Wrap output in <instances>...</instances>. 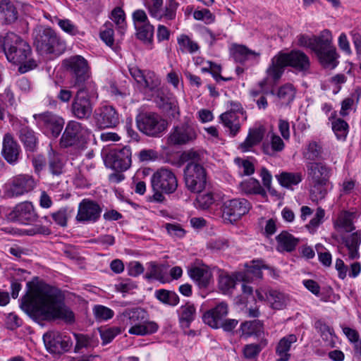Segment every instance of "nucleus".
Listing matches in <instances>:
<instances>
[{"label":"nucleus","mask_w":361,"mask_h":361,"mask_svg":"<svg viewBox=\"0 0 361 361\" xmlns=\"http://www.w3.org/2000/svg\"><path fill=\"white\" fill-rule=\"evenodd\" d=\"M23 298L21 309L35 319L49 320L60 319L72 323L74 313L64 303L61 292L44 283L31 285Z\"/></svg>","instance_id":"nucleus-1"},{"label":"nucleus","mask_w":361,"mask_h":361,"mask_svg":"<svg viewBox=\"0 0 361 361\" xmlns=\"http://www.w3.org/2000/svg\"><path fill=\"white\" fill-rule=\"evenodd\" d=\"M360 243L361 235L358 232L353 233L345 239L344 243L348 250V256L350 259L353 260L360 257Z\"/></svg>","instance_id":"nucleus-34"},{"label":"nucleus","mask_w":361,"mask_h":361,"mask_svg":"<svg viewBox=\"0 0 361 361\" xmlns=\"http://www.w3.org/2000/svg\"><path fill=\"white\" fill-rule=\"evenodd\" d=\"M286 66H290L299 73H307L310 68V60L306 54L300 50H293L288 53L279 52L271 59L266 71L267 76L278 81Z\"/></svg>","instance_id":"nucleus-3"},{"label":"nucleus","mask_w":361,"mask_h":361,"mask_svg":"<svg viewBox=\"0 0 361 361\" xmlns=\"http://www.w3.org/2000/svg\"><path fill=\"white\" fill-rule=\"evenodd\" d=\"M158 324L154 322H149L148 319L142 324L131 326L128 333L137 336H145L155 333L158 330Z\"/></svg>","instance_id":"nucleus-39"},{"label":"nucleus","mask_w":361,"mask_h":361,"mask_svg":"<svg viewBox=\"0 0 361 361\" xmlns=\"http://www.w3.org/2000/svg\"><path fill=\"white\" fill-rule=\"evenodd\" d=\"M239 188L242 192L247 195H260L262 197L267 196L265 190L261 186L259 182L255 178H248L239 185Z\"/></svg>","instance_id":"nucleus-35"},{"label":"nucleus","mask_w":361,"mask_h":361,"mask_svg":"<svg viewBox=\"0 0 361 361\" xmlns=\"http://www.w3.org/2000/svg\"><path fill=\"white\" fill-rule=\"evenodd\" d=\"M307 170L312 200L317 202L323 200L327 194L326 186L331 176V168L322 162H310Z\"/></svg>","instance_id":"nucleus-4"},{"label":"nucleus","mask_w":361,"mask_h":361,"mask_svg":"<svg viewBox=\"0 0 361 361\" xmlns=\"http://www.w3.org/2000/svg\"><path fill=\"white\" fill-rule=\"evenodd\" d=\"M165 228L168 233L172 237L181 238L185 234V230L178 224L167 223L165 224Z\"/></svg>","instance_id":"nucleus-62"},{"label":"nucleus","mask_w":361,"mask_h":361,"mask_svg":"<svg viewBox=\"0 0 361 361\" xmlns=\"http://www.w3.org/2000/svg\"><path fill=\"white\" fill-rule=\"evenodd\" d=\"M9 218L22 224H30L36 221L37 215L30 202L18 204L9 214Z\"/></svg>","instance_id":"nucleus-20"},{"label":"nucleus","mask_w":361,"mask_h":361,"mask_svg":"<svg viewBox=\"0 0 361 361\" xmlns=\"http://www.w3.org/2000/svg\"><path fill=\"white\" fill-rule=\"evenodd\" d=\"M92 312L97 322L110 319L114 315V312L111 309L102 305H94L92 308Z\"/></svg>","instance_id":"nucleus-50"},{"label":"nucleus","mask_w":361,"mask_h":361,"mask_svg":"<svg viewBox=\"0 0 361 361\" xmlns=\"http://www.w3.org/2000/svg\"><path fill=\"white\" fill-rule=\"evenodd\" d=\"M315 327L320 334L323 341L329 345H333L335 343V334L334 329L322 321L315 323Z\"/></svg>","instance_id":"nucleus-43"},{"label":"nucleus","mask_w":361,"mask_h":361,"mask_svg":"<svg viewBox=\"0 0 361 361\" xmlns=\"http://www.w3.org/2000/svg\"><path fill=\"white\" fill-rule=\"evenodd\" d=\"M263 268H266V266L263 264L262 261H252V264L247 267L246 271L242 273L244 275L245 281L247 278H251L252 279L254 278L261 279L262 276V269Z\"/></svg>","instance_id":"nucleus-49"},{"label":"nucleus","mask_w":361,"mask_h":361,"mask_svg":"<svg viewBox=\"0 0 361 361\" xmlns=\"http://www.w3.org/2000/svg\"><path fill=\"white\" fill-rule=\"evenodd\" d=\"M335 228L338 231L351 232L355 229L353 222V214L348 212H341L334 223Z\"/></svg>","instance_id":"nucleus-40"},{"label":"nucleus","mask_w":361,"mask_h":361,"mask_svg":"<svg viewBox=\"0 0 361 361\" xmlns=\"http://www.w3.org/2000/svg\"><path fill=\"white\" fill-rule=\"evenodd\" d=\"M186 188L192 192H202L207 185L206 169L200 164L191 161L184 169Z\"/></svg>","instance_id":"nucleus-8"},{"label":"nucleus","mask_w":361,"mask_h":361,"mask_svg":"<svg viewBox=\"0 0 361 361\" xmlns=\"http://www.w3.org/2000/svg\"><path fill=\"white\" fill-rule=\"evenodd\" d=\"M43 341L47 350L54 354H61L70 350L72 342L69 337L61 335L57 331L46 333Z\"/></svg>","instance_id":"nucleus-17"},{"label":"nucleus","mask_w":361,"mask_h":361,"mask_svg":"<svg viewBox=\"0 0 361 361\" xmlns=\"http://www.w3.org/2000/svg\"><path fill=\"white\" fill-rule=\"evenodd\" d=\"M136 123L140 131L153 137H160L168 126L167 121L154 112H144L138 114Z\"/></svg>","instance_id":"nucleus-7"},{"label":"nucleus","mask_w":361,"mask_h":361,"mask_svg":"<svg viewBox=\"0 0 361 361\" xmlns=\"http://www.w3.org/2000/svg\"><path fill=\"white\" fill-rule=\"evenodd\" d=\"M267 345V340H262L259 343L247 344L243 347V354L245 359L254 360L257 358L262 350Z\"/></svg>","instance_id":"nucleus-41"},{"label":"nucleus","mask_w":361,"mask_h":361,"mask_svg":"<svg viewBox=\"0 0 361 361\" xmlns=\"http://www.w3.org/2000/svg\"><path fill=\"white\" fill-rule=\"evenodd\" d=\"M161 84V80L157 75L152 71H147L145 74L143 80L140 82V85L150 91H155Z\"/></svg>","instance_id":"nucleus-47"},{"label":"nucleus","mask_w":361,"mask_h":361,"mask_svg":"<svg viewBox=\"0 0 361 361\" xmlns=\"http://www.w3.org/2000/svg\"><path fill=\"white\" fill-rule=\"evenodd\" d=\"M214 202L213 193L208 192L204 194L199 193L196 198V207L201 209L209 208Z\"/></svg>","instance_id":"nucleus-55"},{"label":"nucleus","mask_w":361,"mask_h":361,"mask_svg":"<svg viewBox=\"0 0 361 361\" xmlns=\"http://www.w3.org/2000/svg\"><path fill=\"white\" fill-rule=\"evenodd\" d=\"M263 138V133L260 129L250 130L244 142L240 144L238 149L243 152H248L251 148L259 144Z\"/></svg>","instance_id":"nucleus-37"},{"label":"nucleus","mask_w":361,"mask_h":361,"mask_svg":"<svg viewBox=\"0 0 361 361\" xmlns=\"http://www.w3.org/2000/svg\"><path fill=\"white\" fill-rule=\"evenodd\" d=\"M177 42L182 53L194 54L200 49L198 44L186 35H180L178 37Z\"/></svg>","instance_id":"nucleus-42"},{"label":"nucleus","mask_w":361,"mask_h":361,"mask_svg":"<svg viewBox=\"0 0 361 361\" xmlns=\"http://www.w3.org/2000/svg\"><path fill=\"white\" fill-rule=\"evenodd\" d=\"M19 138L27 150L33 152L36 149L38 139L34 130L30 128L25 126H21L19 130Z\"/></svg>","instance_id":"nucleus-33"},{"label":"nucleus","mask_w":361,"mask_h":361,"mask_svg":"<svg viewBox=\"0 0 361 361\" xmlns=\"http://www.w3.org/2000/svg\"><path fill=\"white\" fill-rule=\"evenodd\" d=\"M178 4L175 1H153L148 5L150 15L157 19H173Z\"/></svg>","instance_id":"nucleus-21"},{"label":"nucleus","mask_w":361,"mask_h":361,"mask_svg":"<svg viewBox=\"0 0 361 361\" xmlns=\"http://www.w3.org/2000/svg\"><path fill=\"white\" fill-rule=\"evenodd\" d=\"M295 94V91L291 84H286L281 86L277 92L278 97L285 104L291 102Z\"/></svg>","instance_id":"nucleus-51"},{"label":"nucleus","mask_w":361,"mask_h":361,"mask_svg":"<svg viewBox=\"0 0 361 361\" xmlns=\"http://www.w3.org/2000/svg\"><path fill=\"white\" fill-rule=\"evenodd\" d=\"M20 148L10 134H6L3 140L2 153L4 159L10 164H15L19 157Z\"/></svg>","instance_id":"nucleus-26"},{"label":"nucleus","mask_w":361,"mask_h":361,"mask_svg":"<svg viewBox=\"0 0 361 361\" xmlns=\"http://www.w3.org/2000/svg\"><path fill=\"white\" fill-rule=\"evenodd\" d=\"M324 210L321 207H318L317 209V212L314 214V216L311 219V221L306 226V227L310 231H314L315 229L322 224V220L324 217Z\"/></svg>","instance_id":"nucleus-59"},{"label":"nucleus","mask_w":361,"mask_h":361,"mask_svg":"<svg viewBox=\"0 0 361 361\" xmlns=\"http://www.w3.org/2000/svg\"><path fill=\"white\" fill-rule=\"evenodd\" d=\"M332 130L338 140H345L348 133V124L341 118L332 122Z\"/></svg>","instance_id":"nucleus-53"},{"label":"nucleus","mask_w":361,"mask_h":361,"mask_svg":"<svg viewBox=\"0 0 361 361\" xmlns=\"http://www.w3.org/2000/svg\"><path fill=\"white\" fill-rule=\"evenodd\" d=\"M131 150L129 147H123L112 150L106 157L109 166L117 171H125L131 166Z\"/></svg>","instance_id":"nucleus-18"},{"label":"nucleus","mask_w":361,"mask_h":361,"mask_svg":"<svg viewBox=\"0 0 361 361\" xmlns=\"http://www.w3.org/2000/svg\"><path fill=\"white\" fill-rule=\"evenodd\" d=\"M313 51L322 66L325 68H334L338 64V55L333 44V37L330 30L326 29L317 36H313Z\"/></svg>","instance_id":"nucleus-5"},{"label":"nucleus","mask_w":361,"mask_h":361,"mask_svg":"<svg viewBox=\"0 0 361 361\" xmlns=\"http://www.w3.org/2000/svg\"><path fill=\"white\" fill-rule=\"evenodd\" d=\"M298 340L296 335L288 334L281 338L276 347V354L279 357L276 361H288L291 345Z\"/></svg>","instance_id":"nucleus-28"},{"label":"nucleus","mask_w":361,"mask_h":361,"mask_svg":"<svg viewBox=\"0 0 361 361\" xmlns=\"http://www.w3.org/2000/svg\"><path fill=\"white\" fill-rule=\"evenodd\" d=\"M90 132L80 123L71 121L68 123L61 139L65 147L73 146L89 136Z\"/></svg>","instance_id":"nucleus-16"},{"label":"nucleus","mask_w":361,"mask_h":361,"mask_svg":"<svg viewBox=\"0 0 361 361\" xmlns=\"http://www.w3.org/2000/svg\"><path fill=\"white\" fill-rule=\"evenodd\" d=\"M237 281H245L242 273L234 275L221 274L219 277V288L224 294L231 293L235 288Z\"/></svg>","instance_id":"nucleus-30"},{"label":"nucleus","mask_w":361,"mask_h":361,"mask_svg":"<svg viewBox=\"0 0 361 361\" xmlns=\"http://www.w3.org/2000/svg\"><path fill=\"white\" fill-rule=\"evenodd\" d=\"M307 150L306 157L310 160L317 159L322 154V147L314 141L309 143Z\"/></svg>","instance_id":"nucleus-64"},{"label":"nucleus","mask_w":361,"mask_h":361,"mask_svg":"<svg viewBox=\"0 0 361 361\" xmlns=\"http://www.w3.org/2000/svg\"><path fill=\"white\" fill-rule=\"evenodd\" d=\"M155 296L162 303L171 306H176L179 302V297L175 292L165 289L157 290Z\"/></svg>","instance_id":"nucleus-45"},{"label":"nucleus","mask_w":361,"mask_h":361,"mask_svg":"<svg viewBox=\"0 0 361 361\" xmlns=\"http://www.w3.org/2000/svg\"><path fill=\"white\" fill-rule=\"evenodd\" d=\"M148 319L146 311L142 308H133L126 310L121 315V319L126 326L130 327L142 324Z\"/></svg>","instance_id":"nucleus-25"},{"label":"nucleus","mask_w":361,"mask_h":361,"mask_svg":"<svg viewBox=\"0 0 361 361\" xmlns=\"http://www.w3.org/2000/svg\"><path fill=\"white\" fill-rule=\"evenodd\" d=\"M239 331L240 337L260 336L264 333L263 324L259 320L245 322L241 324Z\"/></svg>","instance_id":"nucleus-32"},{"label":"nucleus","mask_w":361,"mask_h":361,"mask_svg":"<svg viewBox=\"0 0 361 361\" xmlns=\"http://www.w3.org/2000/svg\"><path fill=\"white\" fill-rule=\"evenodd\" d=\"M188 274L200 288H207L212 280V274L206 266L191 267L188 269Z\"/></svg>","instance_id":"nucleus-24"},{"label":"nucleus","mask_w":361,"mask_h":361,"mask_svg":"<svg viewBox=\"0 0 361 361\" xmlns=\"http://www.w3.org/2000/svg\"><path fill=\"white\" fill-rule=\"evenodd\" d=\"M58 25L63 31L71 35L79 34L78 27L68 19H58Z\"/></svg>","instance_id":"nucleus-60"},{"label":"nucleus","mask_w":361,"mask_h":361,"mask_svg":"<svg viewBox=\"0 0 361 361\" xmlns=\"http://www.w3.org/2000/svg\"><path fill=\"white\" fill-rule=\"evenodd\" d=\"M180 321L185 323L187 326L195 319L196 310L193 305L186 303L180 307Z\"/></svg>","instance_id":"nucleus-52"},{"label":"nucleus","mask_w":361,"mask_h":361,"mask_svg":"<svg viewBox=\"0 0 361 361\" xmlns=\"http://www.w3.org/2000/svg\"><path fill=\"white\" fill-rule=\"evenodd\" d=\"M63 164L54 152L49 154V169L53 175L59 176L63 172Z\"/></svg>","instance_id":"nucleus-57"},{"label":"nucleus","mask_w":361,"mask_h":361,"mask_svg":"<svg viewBox=\"0 0 361 361\" xmlns=\"http://www.w3.org/2000/svg\"><path fill=\"white\" fill-rule=\"evenodd\" d=\"M220 119L224 126L226 128L229 134L234 137L240 131L241 123L237 113L233 111H228L220 116Z\"/></svg>","instance_id":"nucleus-29"},{"label":"nucleus","mask_w":361,"mask_h":361,"mask_svg":"<svg viewBox=\"0 0 361 361\" xmlns=\"http://www.w3.org/2000/svg\"><path fill=\"white\" fill-rule=\"evenodd\" d=\"M89 88H76L77 91L71 105V114L80 120L87 119L92 114L93 104L91 101Z\"/></svg>","instance_id":"nucleus-9"},{"label":"nucleus","mask_w":361,"mask_h":361,"mask_svg":"<svg viewBox=\"0 0 361 361\" xmlns=\"http://www.w3.org/2000/svg\"><path fill=\"white\" fill-rule=\"evenodd\" d=\"M230 53L234 61L237 63H244L245 61L255 59L260 56V53L248 49L241 44H233L230 49Z\"/></svg>","instance_id":"nucleus-27"},{"label":"nucleus","mask_w":361,"mask_h":361,"mask_svg":"<svg viewBox=\"0 0 361 361\" xmlns=\"http://www.w3.org/2000/svg\"><path fill=\"white\" fill-rule=\"evenodd\" d=\"M18 10L13 1H0V18L7 23L18 18Z\"/></svg>","instance_id":"nucleus-36"},{"label":"nucleus","mask_w":361,"mask_h":361,"mask_svg":"<svg viewBox=\"0 0 361 361\" xmlns=\"http://www.w3.org/2000/svg\"><path fill=\"white\" fill-rule=\"evenodd\" d=\"M145 278L148 280L152 279L160 280L163 278L161 267L157 264L154 262L148 263L147 271Z\"/></svg>","instance_id":"nucleus-58"},{"label":"nucleus","mask_w":361,"mask_h":361,"mask_svg":"<svg viewBox=\"0 0 361 361\" xmlns=\"http://www.w3.org/2000/svg\"><path fill=\"white\" fill-rule=\"evenodd\" d=\"M33 118L36 121V125L43 130L44 133L54 137H57L60 135L64 124L62 118L49 111L34 114Z\"/></svg>","instance_id":"nucleus-15"},{"label":"nucleus","mask_w":361,"mask_h":361,"mask_svg":"<svg viewBox=\"0 0 361 361\" xmlns=\"http://www.w3.org/2000/svg\"><path fill=\"white\" fill-rule=\"evenodd\" d=\"M235 163L243 169V175L250 176L255 172L254 164L248 160L236 158Z\"/></svg>","instance_id":"nucleus-63"},{"label":"nucleus","mask_w":361,"mask_h":361,"mask_svg":"<svg viewBox=\"0 0 361 361\" xmlns=\"http://www.w3.org/2000/svg\"><path fill=\"white\" fill-rule=\"evenodd\" d=\"M266 299L275 310H282L288 304V298L282 293L271 290L266 293Z\"/></svg>","instance_id":"nucleus-38"},{"label":"nucleus","mask_w":361,"mask_h":361,"mask_svg":"<svg viewBox=\"0 0 361 361\" xmlns=\"http://www.w3.org/2000/svg\"><path fill=\"white\" fill-rule=\"evenodd\" d=\"M228 314V305L221 302L214 308L207 311L202 316L203 322L214 329L220 327L224 318Z\"/></svg>","instance_id":"nucleus-23"},{"label":"nucleus","mask_w":361,"mask_h":361,"mask_svg":"<svg viewBox=\"0 0 361 361\" xmlns=\"http://www.w3.org/2000/svg\"><path fill=\"white\" fill-rule=\"evenodd\" d=\"M75 340V353H80L83 348L88 349L92 346V340L87 335L82 334H73Z\"/></svg>","instance_id":"nucleus-54"},{"label":"nucleus","mask_w":361,"mask_h":361,"mask_svg":"<svg viewBox=\"0 0 361 361\" xmlns=\"http://www.w3.org/2000/svg\"><path fill=\"white\" fill-rule=\"evenodd\" d=\"M68 216V210L66 208H61L51 214L54 222L62 227L67 226Z\"/></svg>","instance_id":"nucleus-61"},{"label":"nucleus","mask_w":361,"mask_h":361,"mask_svg":"<svg viewBox=\"0 0 361 361\" xmlns=\"http://www.w3.org/2000/svg\"><path fill=\"white\" fill-rule=\"evenodd\" d=\"M96 123L101 128L116 127L119 123L118 114L113 106H104L96 115Z\"/></svg>","instance_id":"nucleus-22"},{"label":"nucleus","mask_w":361,"mask_h":361,"mask_svg":"<svg viewBox=\"0 0 361 361\" xmlns=\"http://www.w3.org/2000/svg\"><path fill=\"white\" fill-rule=\"evenodd\" d=\"M278 180L282 186L290 188L301 182L302 176L300 173L283 172L279 175Z\"/></svg>","instance_id":"nucleus-48"},{"label":"nucleus","mask_w":361,"mask_h":361,"mask_svg":"<svg viewBox=\"0 0 361 361\" xmlns=\"http://www.w3.org/2000/svg\"><path fill=\"white\" fill-rule=\"evenodd\" d=\"M270 145L271 147L269 145L263 146L264 152L269 155H274L275 152H281L285 147V143L283 139L274 133H271L270 136Z\"/></svg>","instance_id":"nucleus-44"},{"label":"nucleus","mask_w":361,"mask_h":361,"mask_svg":"<svg viewBox=\"0 0 361 361\" xmlns=\"http://www.w3.org/2000/svg\"><path fill=\"white\" fill-rule=\"evenodd\" d=\"M111 16V19L118 26L119 31L123 33L126 27L124 11L121 8L117 7L112 11Z\"/></svg>","instance_id":"nucleus-56"},{"label":"nucleus","mask_w":361,"mask_h":361,"mask_svg":"<svg viewBox=\"0 0 361 361\" xmlns=\"http://www.w3.org/2000/svg\"><path fill=\"white\" fill-rule=\"evenodd\" d=\"M198 130L192 123H184L175 126L167 137L170 145H183L193 142L197 137Z\"/></svg>","instance_id":"nucleus-11"},{"label":"nucleus","mask_w":361,"mask_h":361,"mask_svg":"<svg viewBox=\"0 0 361 361\" xmlns=\"http://www.w3.org/2000/svg\"><path fill=\"white\" fill-rule=\"evenodd\" d=\"M2 47L7 59L19 65L18 71L25 73L37 66L34 59H30L31 48L20 36L13 32H8L3 37Z\"/></svg>","instance_id":"nucleus-2"},{"label":"nucleus","mask_w":361,"mask_h":361,"mask_svg":"<svg viewBox=\"0 0 361 361\" xmlns=\"http://www.w3.org/2000/svg\"><path fill=\"white\" fill-rule=\"evenodd\" d=\"M34 44L40 54H56L59 39L51 28H39L35 32Z\"/></svg>","instance_id":"nucleus-13"},{"label":"nucleus","mask_w":361,"mask_h":361,"mask_svg":"<svg viewBox=\"0 0 361 361\" xmlns=\"http://www.w3.org/2000/svg\"><path fill=\"white\" fill-rule=\"evenodd\" d=\"M277 250L280 252H292L299 243V239L295 238L288 231H282L276 237Z\"/></svg>","instance_id":"nucleus-31"},{"label":"nucleus","mask_w":361,"mask_h":361,"mask_svg":"<svg viewBox=\"0 0 361 361\" xmlns=\"http://www.w3.org/2000/svg\"><path fill=\"white\" fill-rule=\"evenodd\" d=\"M35 187L34 178L27 174H20L10 178L4 185V193L8 197L23 195Z\"/></svg>","instance_id":"nucleus-10"},{"label":"nucleus","mask_w":361,"mask_h":361,"mask_svg":"<svg viewBox=\"0 0 361 361\" xmlns=\"http://www.w3.org/2000/svg\"><path fill=\"white\" fill-rule=\"evenodd\" d=\"M137 37L146 44H152L154 36V26L149 23L135 27Z\"/></svg>","instance_id":"nucleus-46"},{"label":"nucleus","mask_w":361,"mask_h":361,"mask_svg":"<svg viewBox=\"0 0 361 361\" xmlns=\"http://www.w3.org/2000/svg\"><path fill=\"white\" fill-rule=\"evenodd\" d=\"M151 183L153 190H161L165 194H172L178 188L175 173L166 168L157 170L151 178Z\"/></svg>","instance_id":"nucleus-14"},{"label":"nucleus","mask_w":361,"mask_h":361,"mask_svg":"<svg viewBox=\"0 0 361 361\" xmlns=\"http://www.w3.org/2000/svg\"><path fill=\"white\" fill-rule=\"evenodd\" d=\"M250 207V202L244 198L227 200L221 206V217L224 222L233 224L247 214Z\"/></svg>","instance_id":"nucleus-12"},{"label":"nucleus","mask_w":361,"mask_h":361,"mask_svg":"<svg viewBox=\"0 0 361 361\" xmlns=\"http://www.w3.org/2000/svg\"><path fill=\"white\" fill-rule=\"evenodd\" d=\"M102 208L94 201L84 199L79 205L76 220L79 222H95L100 217Z\"/></svg>","instance_id":"nucleus-19"},{"label":"nucleus","mask_w":361,"mask_h":361,"mask_svg":"<svg viewBox=\"0 0 361 361\" xmlns=\"http://www.w3.org/2000/svg\"><path fill=\"white\" fill-rule=\"evenodd\" d=\"M63 66L71 76V87L73 88L90 87L91 76L87 61L80 55L70 56L63 61Z\"/></svg>","instance_id":"nucleus-6"}]
</instances>
